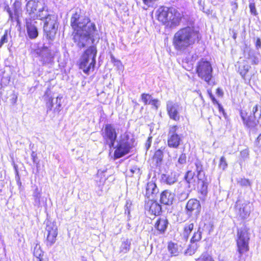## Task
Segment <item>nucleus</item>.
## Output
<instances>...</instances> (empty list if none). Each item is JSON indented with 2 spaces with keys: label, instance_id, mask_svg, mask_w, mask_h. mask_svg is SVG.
<instances>
[{
  "label": "nucleus",
  "instance_id": "nucleus-1",
  "mask_svg": "<svg viewBox=\"0 0 261 261\" xmlns=\"http://www.w3.org/2000/svg\"><path fill=\"white\" fill-rule=\"evenodd\" d=\"M189 24L191 26L183 28L176 32L172 39L174 49L180 53L184 52L201 38L199 30L192 26L193 22H190Z\"/></svg>",
  "mask_w": 261,
  "mask_h": 261
},
{
  "label": "nucleus",
  "instance_id": "nucleus-2",
  "mask_svg": "<svg viewBox=\"0 0 261 261\" xmlns=\"http://www.w3.org/2000/svg\"><path fill=\"white\" fill-rule=\"evenodd\" d=\"M96 48L94 46H90L85 51L80 63V68L82 69L84 73L89 74L91 69L93 70L96 63Z\"/></svg>",
  "mask_w": 261,
  "mask_h": 261
},
{
  "label": "nucleus",
  "instance_id": "nucleus-3",
  "mask_svg": "<svg viewBox=\"0 0 261 261\" xmlns=\"http://www.w3.org/2000/svg\"><path fill=\"white\" fill-rule=\"evenodd\" d=\"M135 139L130 138V136L127 133H124L121 135V139L114 152L115 158H120L129 153L130 150L135 146Z\"/></svg>",
  "mask_w": 261,
  "mask_h": 261
},
{
  "label": "nucleus",
  "instance_id": "nucleus-4",
  "mask_svg": "<svg viewBox=\"0 0 261 261\" xmlns=\"http://www.w3.org/2000/svg\"><path fill=\"white\" fill-rule=\"evenodd\" d=\"M249 237L248 232L245 229H240L238 231L237 240V252L236 258L240 261L242 255L249 250L248 242Z\"/></svg>",
  "mask_w": 261,
  "mask_h": 261
},
{
  "label": "nucleus",
  "instance_id": "nucleus-5",
  "mask_svg": "<svg viewBox=\"0 0 261 261\" xmlns=\"http://www.w3.org/2000/svg\"><path fill=\"white\" fill-rule=\"evenodd\" d=\"M97 32L96 29H94V32L91 34L90 30L85 31H79L76 32L74 35L73 39L77 45L80 47H84L86 45L93 43L95 39H97Z\"/></svg>",
  "mask_w": 261,
  "mask_h": 261
},
{
  "label": "nucleus",
  "instance_id": "nucleus-6",
  "mask_svg": "<svg viewBox=\"0 0 261 261\" xmlns=\"http://www.w3.org/2000/svg\"><path fill=\"white\" fill-rule=\"evenodd\" d=\"M212 72L213 68L209 62L202 59L198 62L196 67L198 76L210 85H212L211 81L213 76Z\"/></svg>",
  "mask_w": 261,
  "mask_h": 261
},
{
  "label": "nucleus",
  "instance_id": "nucleus-7",
  "mask_svg": "<svg viewBox=\"0 0 261 261\" xmlns=\"http://www.w3.org/2000/svg\"><path fill=\"white\" fill-rule=\"evenodd\" d=\"M71 25L72 28L77 32L90 30V33L92 34L96 29L94 23L91 22L89 17H71Z\"/></svg>",
  "mask_w": 261,
  "mask_h": 261
},
{
  "label": "nucleus",
  "instance_id": "nucleus-8",
  "mask_svg": "<svg viewBox=\"0 0 261 261\" xmlns=\"http://www.w3.org/2000/svg\"><path fill=\"white\" fill-rule=\"evenodd\" d=\"M45 19L44 31L48 39L53 40L56 34L58 28L57 17H43Z\"/></svg>",
  "mask_w": 261,
  "mask_h": 261
},
{
  "label": "nucleus",
  "instance_id": "nucleus-9",
  "mask_svg": "<svg viewBox=\"0 0 261 261\" xmlns=\"http://www.w3.org/2000/svg\"><path fill=\"white\" fill-rule=\"evenodd\" d=\"M235 211L241 219H247L251 212V205L248 201L238 200L235 204Z\"/></svg>",
  "mask_w": 261,
  "mask_h": 261
},
{
  "label": "nucleus",
  "instance_id": "nucleus-10",
  "mask_svg": "<svg viewBox=\"0 0 261 261\" xmlns=\"http://www.w3.org/2000/svg\"><path fill=\"white\" fill-rule=\"evenodd\" d=\"M240 116L245 126L249 128L250 132L256 133L259 126L260 120H256L252 114L248 116L247 114L242 110L240 111Z\"/></svg>",
  "mask_w": 261,
  "mask_h": 261
},
{
  "label": "nucleus",
  "instance_id": "nucleus-11",
  "mask_svg": "<svg viewBox=\"0 0 261 261\" xmlns=\"http://www.w3.org/2000/svg\"><path fill=\"white\" fill-rule=\"evenodd\" d=\"M44 97L47 101V111L53 108L55 112H59L61 111V100L63 98L62 96L59 95L55 99L51 95V91L48 89L45 92Z\"/></svg>",
  "mask_w": 261,
  "mask_h": 261
},
{
  "label": "nucleus",
  "instance_id": "nucleus-12",
  "mask_svg": "<svg viewBox=\"0 0 261 261\" xmlns=\"http://www.w3.org/2000/svg\"><path fill=\"white\" fill-rule=\"evenodd\" d=\"M102 136L110 148L114 147L117 134L115 128L111 124H107L102 132Z\"/></svg>",
  "mask_w": 261,
  "mask_h": 261
},
{
  "label": "nucleus",
  "instance_id": "nucleus-13",
  "mask_svg": "<svg viewBox=\"0 0 261 261\" xmlns=\"http://www.w3.org/2000/svg\"><path fill=\"white\" fill-rule=\"evenodd\" d=\"M201 210V206L199 200L194 198L188 200L186 206V212L188 216H194L197 217L199 215Z\"/></svg>",
  "mask_w": 261,
  "mask_h": 261
},
{
  "label": "nucleus",
  "instance_id": "nucleus-14",
  "mask_svg": "<svg viewBox=\"0 0 261 261\" xmlns=\"http://www.w3.org/2000/svg\"><path fill=\"white\" fill-rule=\"evenodd\" d=\"M166 109L169 118L176 121L180 120V112L182 107L177 103L168 101L166 104Z\"/></svg>",
  "mask_w": 261,
  "mask_h": 261
},
{
  "label": "nucleus",
  "instance_id": "nucleus-15",
  "mask_svg": "<svg viewBox=\"0 0 261 261\" xmlns=\"http://www.w3.org/2000/svg\"><path fill=\"white\" fill-rule=\"evenodd\" d=\"M35 51L42 64H48L53 62L54 54L48 47L44 46L36 49Z\"/></svg>",
  "mask_w": 261,
  "mask_h": 261
},
{
  "label": "nucleus",
  "instance_id": "nucleus-16",
  "mask_svg": "<svg viewBox=\"0 0 261 261\" xmlns=\"http://www.w3.org/2000/svg\"><path fill=\"white\" fill-rule=\"evenodd\" d=\"M45 229L47 232L46 245L51 247L56 241V237L58 235L57 226L54 223L47 222Z\"/></svg>",
  "mask_w": 261,
  "mask_h": 261
},
{
  "label": "nucleus",
  "instance_id": "nucleus-17",
  "mask_svg": "<svg viewBox=\"0 0 261 261\" xmlns=\"http://www.w3.org/2000/svg\"><path fill=\"white\" fill-rule=\"evenodd\" d=\"M35 23L36 22L35 19L33 20L30 17L25 19L27 34L31 39H34L38 36V31Z\"/></svg>",
  "mask_w": 261,
  "mask_h": 261
},
{
  "label": "nucleus",
  "instance_id": "nucleus-18",
  "mask_svg": "<svg viewBox=\"0 0 261 261\" xmlns=\"http://www.w3.org/2000/svg\"><path fill=\"white\" fill-rule=\"evenodd\" d=\"M156 18L168 29H173L178 26L181 17H156Z\"/></svg>",
  "mask_w": 261,
  "mask_h": 261
},
{
  "label": "nucleus",
  "instance_id": "nucleus-19",
  "mask_svg": "<svg viewBox=\"0 0 261 261\" xmlns=\"http://www.w3.org/2000/svg\"><path fill=\"white\" fill-rule=\"evenodd\" d=\"M179 13L173 7L162 6L156 11V16H179Z\"/></svg>",
  "mask_w": 261,
  "mask_h": 261
},
{
  "label": "nucleus",
  "instance_id": "nucleus-20",
  "mask_svg": "<svg viewBox=\"0 0 261 261\" xmlns=\"http://www.w3.org/2000/svg\"><path fill=\"white\" fill-rule=\"evenodd\" d=\"M175 198V194L169 190H165L160 194V201L167 205L172 204Z\"/></svg>",
  "mask_w": 261,
  "mask_h": 261
},
{
  "label": "nucleus",
  "instance_id": "nucleus-21",
  "mask_svg": "<svg viewBox=\"0 0 261 261\" xmlns=\"http://www.w3.org/2000/svg\"><path fill=\"white\" fill-rule=\"evenodd\" d=\"M5 9L9 15V16H20L21 15V3L19 1H15L12 8L8 6L5 7Z\"/></svg>",
  "mask_w": 261,
  "mask_h": 261
},
{
  "label": "nucleus",
  "instance_id": "nucleus-22",
  "mask_svg": "<svg viewBox=\"0 0 261 261\" xmlns=\"http://www.w3.org/2000/svg\"><path fill=\"white\" fill-rule=\"evenodd\" d=\"M178 174L175 172H171L168 174L161 175L162 181L169 185H172L177 181Z\"/></svg>",
  "mask_w": 261,
  "mask_h": 261
},
{
  "label": "nucleus",
  "instance_id": "nucleus-23",
  "mask_svg": "<svg viewBox=\"0 0 261 261\" xmlns=\"http://www.w3.org/2000/svg\"><path fill=\"white\" fill-rule=\"evenodd\" d=\"M158 192L159 189L154 182L150 181L147 184L145 195L148 198H154Z\"/></svg>",
  "mask_w": 261,
  "mask_h": 261
},
{
  "label": "nucleus",
  "instance_id": "nucleus-24",
  "mask_svg": "<svg viewBox=\"0 0 261 261\" xmlns=\"http://www.w3.org/2000/svg\"><path fill=\"white\" fill-rule=\"evenodd\" d=\"M168 221L165 218H160L156 221L154 227L160 232L161 234H163L166 231L168 225Z\"/></svg>",
  "mask_w": 261,
  "mask_h": 261
},
{
  "label": "nucleus",
  "instance_id": "nucleus-25",
  "mask_svg": "<svg viewBox=\"0 0 261 261\" xmlns=\"http://www.w3.org/2000/svg\"><path fill=\"white\" fill-rule=\"evenodd\" d=\"M181 141V138L177 134L168 136V145L170 147L177 148L179 146Z\"/></svg>",
  "mask_w": 261,
  "mask_h": 261
},
{
  "label": "nucleus",
  "instance_id": "nucleus-26",
  "mask_svg": "<svg viewBox=\"0 0 261 261\" xmlns=\"http://www.w3.org/2000/svg\"><path fill=\"white\" fill-rule=\"evenodd\" d=\"M168 250L171 256H177L181 251L182 248L177 244L170 242L168 245Z\"/></svg>",
  "mask_w": 261,
  "mask_h": 261
},
{
  "label": "nucleus",
  "instance_id": "nucleus-27",
  "mask_svg": "<svg viewBox=\"0 0 261 261\" xmlns=\"http://www.w3.org/2000/svg\"><path fill=\"white\" fill-rule=\"evenodd\" d=\"M199 180V192L204 197L207 193V187L208 182L207 179L206 177L202 178V179H198Z\"/></svg>",
  "mask_w": 261,
  "mask_h": 261
},
{
  "label": "nucleus",
  "instance_id": "nucleus-28",
  "mask_svg": "<svg viewBox=\"0 0 261 261\" xmlns=\"http://www.w3.org/2000/svg\"><path fill=\"white\" fill-rule=\"evenodd\" d=\"M195 170L197 172V177L198 179H202L205 177L204 172L203 170V166L200 161L197 160L195 163Z\"/></svg>",
  "mask_w": 261,
  "mask_h": 261
},
{
  "label": "nucleus",
  "instance_id": "nucleus-29",
  "mask_svg": "<svg viewBox=\"0 0 261 261\" xmlns=\"http://www.w3.org/2000/svg\"><path fill=\"white\" fill-rule=\"evenodd\" d=\"M162 211L161 205L156 201H151L149 206V211L154 215L158 216L160 214Z\"/></svg>",
  "mask_w": 261,
  "mask_h": 261
},
{
  "label": "nucleus",
  "instance_id": "nucleus-30",
  "mask_svg": "<svg viewBox=\"0 0 261 261\" xmlns=\"http://www.w3.org/2000/svg\"><path fill=\"white\" fill-rule=\"evenodd\" d=\"M195 173L193 171H188L185 176V178L188 184V187L190 188L192 186L195 185Z\"/></svg>",
  "mask_w": 261,
  "mask_h": 261
},
{
  "label": "nucleus",
  "instance_id": "nucleus-31",
  "mask_svg": "<svg viewBox=\"0 0 261 261\" xmlns=\"http://www.w3.org/2000/svg\"><path fill=\"white\" fill-rule=\"evenodd\" d=\"M164 157V152L162 149H159L157 150L154 154L153 160L155 162L157 166L162 164Z\"/></svg>",
  "mask_w": 261,
  "mask_h": 261
},
{
  "label": "nucleus",
  "instance_id": "nucleus-32",
  "mask_svg": "<svg viewBox=\"0 0 261 261\" xmlns=\"http://www.w3.org/2000/svg\"><path fill=\"white\" fill-rule=\"evenodd\" d=\"M251 114L256 120H260L259 127H261V107L257 105L254 106L252 108Z\"/></svg>",
  "mask_w": 261,
  "mask_h": 261
},
{
  "label": "nucleus",
  "instance_id": "nucleus-33",
  "mask_svg": "<svg viewBox=\"0 0 261 261\" xmlns=\"http://www.w3.org/2000/svg\"><path fill=\"white\" fill-rule=\"evenodd\" d=\"M131 242L128 239L123 241L120 246V252L126 253L130 250Z\"/></svg>",
  "mask_w": 261,
  "mask_h": 261
},
{
  "label": "nucleus",
  "instance_id": "nucleus-34",
  "mask_svg": "<svg viewBox=\"0 0 261 261\" xmlns=\"http://www.w3.org/2000/svg\"><path fill=\"white\" fill-rule=\"evenodd\" d=\"M194 224L193 223L186 224L184 227L183 237L186 240H187L189 237L194 229Z\"/></svg>",
  "mask_w": 261,
  "mask_h": 261
},
{
  "label": "nucleus",
  "instance_id": "nucleus-35",
  "mask_svg": "<svg viewBox=\"0 0 261 261\" xmlns=\"http://www.w3.org/2000/svg\"><path fill=\"white\" fill-rule=\"evenodd\" d=\"M37 6L38 2H36L34 0H30L28 2L26 5L27 10L31 14L37 10Z\"/></svg>",
  "mask_w": 261,
  "mask_h": 261
},
{
  "label": "nucleus",
  "instance_id": "nucleus-36",
  "mask_svg": "<svg viewBox=\"0 0 261 261\" xmlns=\"http://www.w3.org/2000/svg\"><path fill=\"white\" fill-rule=\"evenodd\" d=\"M187 156L185 153H182L180 155L177 163L176 164V167L178 169H181L186 163Z\"/></svg>",
  "mask_w": 261,
  "mask_h": 261
},
{
  "label": "nucleus",
  "instance_id": "nucleus-37",
  "mask_svg": "<svg viewBox=\"0 0 261 261\" xmlns=\"http://www.w3.org/2000/svg\"><path fill=\"white\" fill-rule=\"evenodd\" d=\"M104 171H102L101 170H98L97 173V178H100L99 180L98 181V179H96V181L97 183V185L99 187H100L101 186L103 185L104 184L105 181L107 179V177L104 175L105 173Z\"/></svg>",
  "mask_w": 261,
  "mask_h": 261
},
{
  "label": "nucleus",
  "instance_id": "nucleus-38",
  "mask_svg": "<svg viewBox=\"0 0 261 261\" xmlns=\"http://www.w3.org/2000/svg\"><path fill=\"white\" fill-rule=\"evenodd\" d=\"M202 231L201 228L199 227L197 231L195 232L191 239L190 242L192 244L199 242L201 239V235Z\"/></svg>",
  "mask_w": 261,
  "mask_h": 261
},
{
  "label": "nucleus",
  "instance_id": "nucleus-39",
  "mask_svg": "<svg viewBox=\"0 0 261 261\" xmlns=\"http://www.w3.org/2000/svg\"><path fill=\"white\" fill-rule=\"evenodd\" d=\"M33 197L34 200V205L39 206L40 204V192L38 188H36L34 191Z\"/></svg>",
  "mask_w": 261,
  "mask_h": 261
},
{
  "label": "nucleus",
  "instance_id": "nucleus-40",
  "mask_svg": "<svg viewBox=\"0 0 261 261\" xmlns=\"http://www.w3.org/2000/svg\"><path fill=\"white\" fill-rule=\"evenodd\" d=\"M33 254L36 258H40V257H41L43 255V252L41 249L40 245L38 243L35 244V246L34 248Z\"/></svg>",
  "mask_w": 261,
  "mask_h": 261
},
{
  "label": "nucleus",
  "instance_id": "nucleus-41",
  "mask_svg": "<svg viewBox=\"0 0 261 261\" xmlns=\"http://www.w3.org/2000/svg\"><path fill=\"white\" fill-rule=\"evenodd\" d=\"M129 176L139 177L141 175L140 169L137 166H133L129 170Z\"/></svg>",
  "mask_w": 261,
  "mask_h": 261
},
{
  "label": "nucleus",
  "instance_id": "nucleus-42",
  "mask_svg": "<svg viewBox=\"0 0 261 261\" xmlns=\"http://www.w3.org/2000/svg\"><path fill=\"white\" fill-rule=\"evenodd\" d=\"M237 183L241 187H251V184L248 179L240 178L237 180Z\"/></svg>",
  "mask_w": 261,
  "mask_h": 261
},
{
  "label": "nucleus",
  "instance_id": "nucleus-43",
  "mask_svg": "<svg viewBox=\"0 0 261 261\" xmlns=\"http://www.w3.org/2000/svg\"><path fill=\"white\" fill-rule=\"evenodd\" d=\"M250 68V66L247 64L243 65L239 67V71L242 77H245L247 73L248 72Z\"/></svg>",
  "mask_w": 261,
  "mask_h": 261
},
{
  "label": "nucleus",
  "instance_id": "nucleus-44",
  "mask_svg": "<svg viewBox=\"0 0 261 261\" xmlns=\"http://www.w3.org/2000/svg\"><path fill=\"white\" fill-rule=\"evenodd\" d=\"M189 195V191L184 190L178 194V198L180 201H184L187 199Z\"/></svg>",
  "mask_w": 261,
  "mask_h": 261
},
{
  "label": "nucleus",
  "instance_id": "nucleus-45",
  "mask_svg": "<svg viewBox=\"0 0 261 261\" xmlns=\"http://www.w3.org/2000/svg\"><path fill=\"white\" fill-rule=\"evenodd\" d=\"M197 249L196 245H190L189 247L185 251V254L186 255H191L194 254L196 250Z\"/></svg>",
  "mask_w": 261,
  "mask_h": 261
},
{
  "label": "nucleus",
  "instance_id": "nucleus-46",
  "mask_svg": "<svg viewBox=\"0 0 261 261\" xmlns=\"http://www.w3.org/2000/svg\"><path fill=\"white\" fill-rule=\"evenodd\" d=\"M197 261H214L212 257L207 253L202 254Z\"/></svg>",
  "mask_w": 261,
  "mask_h": 261
},
{
  "label": "nucleus",
  "instance_id": "nucleus-47",
  "mask_svg": "<svg viewBox=\"0 0 261 261\" xmlns=\"http://www.w3.org/2000/svg\"><path fill=\"white\" fill-rule=\"evenodd\" d=\"M141 98L145 105H149V101L152 99L151 95L145 93L141 95Z\"/></svg>",
  "mask_w": 261,
  "mask_h": 261
},
{
  "label": "nucleus",
  "instance_id": "nucleus-48",
  "mask_svg": "<svg viewBox=\"0 0 261 261\" xmlns=\"http://www.w3.org/2000/svg\"><path fill=\"white\" fill-rule=\"evenodd\" d=\"M249 7L251 15H257V12L255 8V4L254 3L250 2Z\"/></svg>",
  "mask_w": 261,
  "mask_h": 261
},
{
  "label": "nucleus",
  "instance_id": "nucleus-49",
  "mask_svg": "<svg viewBox=\"0 0 261 261\" xmlns=\"http://www.w3.org/2000/svg\"><path fill=\"white\" fill-rule=\"evenodd\" d=\"M219 166L220 168L224 170L227 167V164L225 158L224 156H222L220 159V163Z\"/></svg>",
  "mask_w": 261,
  "mask_h": 261
},
{
  "label": "nucleus",
  "instance_id": "nucleus-50",
  "mask_svg": "<svg viewBox=\"0 0 261 261\" xmlns=\"http://www.w3.org/2000/svg\"><path fill=\"white\" fill-rule=\"evenodd\" d=\"M8 41L7 31H5L4 35L2 36L0 41V47Z\"/></svg>",
  "mask_w": 261,
  "mask_h": 261
},
{
  "label": "nucleus",
  "instance_id": "nucleus-51",
  "mask_svg": "<svg viewBox=\"0 0 261 261\" xmlns=\"http://www.w3.org/2000/svg\"><path fill=\"white\" fill-rule=\"evenodd\" d=\"M250 60L252 64H258V63L259 62V59L258 57L254 56V55H252V56H250Z\"/></svg>",
  "mask_w": 261,
  "mask_h": 261
},
{
  "label": "nucleus",
  "instance_id": "nucleus-52",
  "mask_svg": "<svg viewBox=\"0 0 261 261\" xmlns=\"http://www.w3.org/2000/svg\"><path fill=\"white\" fill-rule=\"evenodd\" d=\"M255 146L259 149L261 150V133L259 135V136L256 138L255 141Z\"/></svg>",
  "mask_w": 261,
  "mask_h": 261
},
{
  "label": "nucleus",
  "instance_id": "nucleus-53",
  "mask_svg": "<svg viewBox=\"0 0 261 261\" xmlns=\"http://www.w3.org/2000/svg\"><path fill=\"white\" fill-rule=\"evenodd\" d=\"M237 1L238 0H231V10L233 13L238 8V3H237Z\"/></svg>",
  "mask_w": 261,
  "mask_h": 261
},
{
  "label": "nucleus",
  "instance_id": "nucleus-54",
  "mask_svg": "<svg viewBox=\"0 0 261 261\" xmlns=\"http://www.w3.org/2000/svg\"><path fill=\"white\" fill-rule=\"evenodd\" d=\"M177 129L178 127L176 125L170 126L168 136L177 134L176 132Z\"/></svg>",
  "mask_w": 261,
  "mask_h": 261
},
{
  "label": "nucleus",
  "instance_id": "nucleus-55",
  "mask_svg": "<svg viewBox=\"0 0 261 261\" xmlns=\"http://www.w3.org/2000/svg\"><path fill=\"white\" fill-rule=\"evenodd\" d=\"M159 101L158 99H151V100H150V101H149V105H151L154 106L155 109H158L159 107Z\"/></svg>",
  "mask_w": 261,
  "mask_h": 261
},
{
  "label": "nucleus",
  "instance_id": "nucleus-56",
  "mask_svg": "<svg viewBox=\"0 0 261 261\" xmlns=\"http://www.w3.org/2000/svg\"><path fill=\"white\" fill-rule=\"evenodd\" d=\"M151 140H152V137L148 138V139L146 141V144H145V147H146V150H148L149 148H150V147L151 146Z\"/></svg>",
  "mask_w": 261,
  "mask_h": 261
},
{
  "label": "nucleus",
  "instance_id": "nucleus-57",
  "mask_svg": "<svg viewBox=\"0 0 261 261\" xmlns=\"http://www.w3.org/2000/svg\"><path fill=\"white\" fill-rule=\"evenodd\" d=\"M208 93H209V95H210V97L214 105H217V104H218L219 102L218 101V100L215 98V97H214V96L212 94V93L210 92L209 91H208Z\"/></svg>",
  "mask_w": 261,
  "mask_h": 261
},
{
  "label": "nucleus",
  "instance_id": "nucleus-58",
  "mask_svg": "<svg viewBox=\"0 0 261 261\" xmlns=\"http://www.w3.org/2000/svg\"><path fill=\"white\" fill-rule=\"evenodd\" d=\"M255 46H256V48L257 49L261 48V40L260 38H258L256 39Z\"/></svg>",
  "mask_w": 261,
  "mask_h": 261
},
{
  "label": "nucleus",
  "instance_id": "nucleus-59",
  "mask_svg": "<svg viewBox=\"0 0 261 261\" xmlns=\"http://www.w3.org/2000/svg\"><path fill=\"white\" fill-rule=\"evenodd\" d=\"M31 157H32L33 162L34 163L37 164V154L35 153L34 151L32 152V153L31 154Z\"/></svg>",
  "mask_w": 261,
  "mask_h": 261
},
{
  "label": "nucleus",
  "instance_id": "nucleus-60",
  "mask_svg": "<svg viewBox=\"0 0 261 261\" xmlns=\"http://www.w3.org/2000/svg\"><path fill=\"white\" fill-rule=\"evenodd\" d=\"M217 105L218 106V108L219 109V111L220 112H222L223 114H224V110L223 108V107L222 106V105L218 103V104H217Z\"/></svg>",
  "mask_w": 261,
  "mask_h": 261
},
{
  "label": "nucleus",
  "instance_id": "nucleus-61",
  "mask_svg": "<svg viewBox=\"0 0 261 261\" xmlns=\"http://www.w3.org/2000/svg\"><path fill=\"white\" fill-rule=\"evenodd\" d=\"M144 3L146 5H150L152 3L156 1V0H142Z\"/></svg>",
  "mask_w": 261,
  "mask_h": 261
},
{
  "label": "nucleus",
  "instance_id": "nucleus-62",
  "mask_svg": "<svg viewBox=\"0 0 261 261\" xmlns=\"http://www.w3.org/2000/svg\"><path fill=\"white\" fill-rule=\"evenodd\" d=\"M216 93L219 96H222L223 94V92L222 90H221V89L218 88L217 89Z\"/></svg>",
  "mask_w": 261,
  "mask_h": 261
},
{
  "label": "nucleus",
  "instance_id": "nucleus-63",
  "mask_svg": "<svg viewBox=\"0 0 261 261\" xmlns=\"http://www.w3.org/2000/svg\"><path fill=\"white\" fill-rule=\"evenodd\" d=\"M18 18L19 17H15V18L16 19V21L17 22V25H19L20 26V21H19V20Z\"/></svg>",
  "mask_w": 261,
  "mask_h": 261
},
{
  "label": "nucleus",
  "instance_id": "nucleus-64",
  "mask_svg": "<svg viewBox=\"0 0 261 261\" xmlns=\"http://www.w3.org/2000/svg\"><path fill=\"white\" fill-rule=\"evenodd\" d=\"M37 258L38 259L39 261H47L46 259L42 258V256L40 257V258Z\"/></svg>",
  "mask_w": 261,
  "mask_h": 261
}]
</instances>
